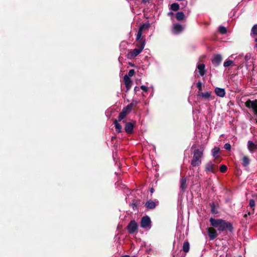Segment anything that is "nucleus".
Returning a JSON list of instances; mask_svg holds the SVG:
<instances>
[{
    "instance_id": "21",
    "label": "nucleus",
    "mask_w": 257,
    "mask_h": 257,
    "mask_svg": "<svg viewBox=\"0 0 257 257\" xmlns=\"http://www.w3.org/2000/svg\"><path fill=\"white\" fill-rule=\"evenodd\" d=\"M183 30L182 26L179 24H176L173 26V31L176 33H179Z\"/></svg>"
},
{
    "instance_id": "47",
    "label": "nucleus",
    "mask_w": 257,
    "mask_h": 257,
    "mask_svg": "<svg viewBox=\"0 0 257 257\" xmlns=\"http://www.w3.org/2000/svg\"><path fill=\"white\" fill-rule=\"evenodd\" d=\"M256 123H257V120H256Z\"/></svg>"
},
{
    "instance_id": "4",
    "label": "nucleus",
    "mask_w": 257,
    "mask_h": 257,
    "mask_svg": "<svg viewBox=\"0 0 257 257\" xmlns=\"http://www.w3.org/2000/svg\"><path fill=\"white\" fill-rule=\"evenodd\" d=\"M140 225L143 228H150L151 227L150 218L147 215L143 216L141 219Z\"/></svg>"
},
{
    "instance_id": "32",
    "label": "nucleus",
    "mask_w": 257,
    "mask_h": 257,
    "mask_svg": "<svg viewBox=\"0 0 257 257\" xmlns=\"http://www.w3.org/2000/svg\"><path fill=\"white\" fill-rule=\"evenodd\" d=\"M138 204L135 200H133V202L130 204V206L133 209V210H138Z\"/></svg>"
},
{
    "instance_id": "2",
    "label": "nucleus",
    "mask_w": 257,
    "mask_h": 257,
    "mask_svg": "<svg viewBox=\"0 0 257 257\" xmlns=\"http://www.w3.org/2000/svg\"><path fill=\"white\" fill-rule=\"evenodd\" d=\"M209 222L212 226L217 228L218 231L220 232L224 231L227 229L231 232L233 229L232 225L230 222L222 219L210 218Z\"/></svg>"
},
{
    "instance_id": "8",
    "label": "nucleus",
    "mask_w": 257,
    "mask_h": 257,
    "mask_svg": "<svg viewBox=\"0 0 257 257\" xmlns=\"http://www.w3.org/2000/svg\"><path fill=\"white\" fill-rule=\"evenodd\" d=\"M214 228L213 226L207 228V232L210 240L214 239L218 235L217 232Z\"/></svg>"
},
{
    "instance_id": "18",
    "label": "nucleus",
    "mask_w": 257,
    "mask_h": 257,
    "mask_svg": "<svg viewBox=\"0 0 257 257\" xmlns=\"http://www.w3.org/2000/svg\"><path fill=\"white\" fill-rule=\"evenodd\" d=\"M187 179L185 177H182L180 180V188L182 192H184L187 188V185L186 184Z\"/></svg>"
},
{
    "instance_id": "19",
    "label": "nucleus",
    "mask_w": 257,
    "mask_h": 257,
    "mask_svg": "<svg viewBox=\"0 0 257 257\" xmlns=\"http://www.w3.org/2000/svg\"><path fill=\"white\" fill-rule=\"evenodd\" d=\"M247 148L250 152H253L257 150V145L254 144L251 141H248L247 142Z\"/></svg>"
},
{
    "instance_id": "42",
    "label": "nucleus",
    "mask_w": 257,
    "mask_h": 257,
    "mask_svg": "<svg viewBox=\"0 0 257 257\" xmlns=\"http://www.w3.org/2000/svg\"><path fill=\"white\" fill-rule=\"evenodd\" d=\"M150 192H151V193L152 194V193H154V188H151L150 189Z\"/></svg>"
},
{
    "instance_id": "46",
    "label": "nucleus",
    "mask_w": 257,
    "mask_h": 257,
    "mask_svg": "<svg viewBox=\"0 0 257 257\" xmlns=\"http://www.w3.org/2000/svg\"><path fill=\"white\" fill-rule=\"evenodd\" d=\"M169 14L170 15H173V12H170L169 13Z\"/></svg>"
},
{
    "instance_id": "13",
    "label": "nucleus",
    "mask_w": 257,
    "mask_h": 257,
    "mask_svg": "<svg viewBox=\"0 0 257 257\" xmlns=\"http://www.w3.org/2000/svg\"><path fill=\"white\" fill-rule=\"evenodd\" d=\"M158 204V201H154L150 199L147 201L145 203V206L148 209H153Z\"/></svg>"
},
{
    "instance_id": "36",
    "label": "nucleus",
    "mask_w": 257,
    "mask_h": 257,
    "mask_svg": "<svg viewBox=\"0 0 257 257\" xmlns=\"http://www.w3.org/2000/svg\"><path fill=\"white\" fill-rule=\"evenodd\" d=\"M135 73V71L134 69H131L130 70L128 73V75H127L128 77L130 78V77H132L134 75Z\"/></svg>"
},
{
    "instance_id": "9",
    "label": "nucleus",
    "mask_w": 257,
    "mask_h": 257,
    "mask_svg": "<svg viewBox=\"0 0 257 257\" xmlns=\"http://www.w3.org/2000/svg\"><path fill=\"white\" fill-rule=\"evenodd\" d=\"M131 110L129 109H127V107H124L121 111L120 112L118 116V120L119 121H120L123 119H124L126 115L131 112Z\"/></svg>"
},
{
    "instance_id": "10",
    "label": "nucleus",
    "mask_w": 257,
    "mask_h": 257,
    "mask_svg": "<svg viewBox=\"0 0 257 257\" xmlns=\"http://www.w3.org/2000/svg\"><path fill=\"white\" fill-rule=\"evenodd\" d=\"M222 60V56L220 54L214 55L213 58L212 59V63L214 66H218Z\"/></svg>"
},
{
    "instance_id": "27",
    "label": "nucleus",
    "mask_w": 257,
    "mask_h": 257,
    "mask_svg": "<svg viewBox=\"0 0 257 257\" xmlns=\"http://www.w3.org/2000/svg\"><path fill=\"white\" fill-rule=\"evenodd\" d=\"M210 205L211 206V212L212 214H217L218 213V210L217 207L216 206L215 203L214 202H212L210 204Z\"/></svg>"
},
{
    "instance_id": "1",
    "label": "nucleus",
    "mask_w": 257,
    "mask_h": 257,
    "mask_svg": "<svg viewBox=\"0 0 257 257\" xmlns=\"http://www.w3.org/2000/svg\"><path fill=\"white\" fill-rule=\"evenodd\" d=\"M191 149L193 150L191 153L193 157L191 161V165L193 167L199 166L202 163V158L203 156L205 147L203 145H201L197 148V145L194 144L191 147Z\"/></svg>"
},
{
    "instance_id": "34",
    "label": "nucleus",
    "mask_w": 257,
    "mask_h": 257,
    "mask_svg": "<svg viewBox=\"0 0 257 257\" xmlns=\"http://www.w3.org/2000/svg\"><path fill=\"white\" fill-rule=\"evenodd\" d=\"M220 171L222 173H225L227 169V167L226 165H222L220 166Z\"/></svg>"
},
{
    "instance_id": "40",
    "label": "nucleus",
    "mask_w": 257,
    "mask_h": 257,
    "mask_svg": "<svg viewBox=\"0 0 257 257\" xmlns=\"http://www.w3.org/2000/svg\"><path fill=\"white\" fill-rule=\"evenodd\" d=\"M140 90V87L138 86H136L134 88V91L137 92V91H139Z\"/></svg>"
},
{
    "instance_id": "16",
    "label": "nucleus",
    "mask_w": 257,
    "mask_h": 257,
    "mask_svg": "<svg viewBox=\"0 0 257 257\" xmlns=\"http://www.w3.org/2000/svg\"><path fill=\"white\" fill-rule=\"evenodd\" d=\"M134 125L130 122H126L124 127L125 131L127 134H131L133 132Z\"/></svg>"
},
{
    "instance_id": "22",
    "label": "nucleus",
    "mask_w": 257,
    "mask_h": 257,
    "mask_svg": "<svg viewBox=\"0 0 257 257\" xmlns=\"http://www.w3.org/2000/svg\"><path fill=\"white\" fill-rule=\"evenodd\" d=\"M242 165L244 167H247L250 164V159L248 157L244 156L242 159Z\"/></svg>"
},
{
    "instance_id": "3",
    "label": "nucleus",
    "mask_w": 257,
    "mask_h": 257,
    "mask_svg": "<svg viewBox=\"0 0 257 257\" xmlns=\"http://www.w3.org/2000/svg\"><path fill=\"white\" fill-rule=\"evenodd\" d=\"M245 105L248 108H251L254 115L257 116V99H255L254 100L248 99L245 102Z\"/></svg>"
},
{
    "instance_id": "45",
    "label": "nucleus",
    "mask_w": 257,
    "mask_h": 257,
    "mask_svg": "<svg viewBox=\"0 0 257 257\" xmlns=\"http://www.w3.org/2000/svg\"><path fill=\"white\" fill-rule=\"evenodd\" d=\"M121 257H130V256L128 255H125L122 256Z\"/></svg>"
},
{
    "instance_id": "15",
    "label": "nucleus",
    "mask_w": 257,
    "mask_h": 257,
    "mask_svg": "<svg viewBox=\"0 0 257 257\" xmlns=\"http://www.w3.org/2000/svg\"><path fill=\"white\" fill-rule=\"evenodd\" d=\"M142 51V50L139 48H135L128 53V57L133 58L138 55Z\"/></svg>"
},
{
    "instance_id": "17",
    "label": "nucleus",
    "mask_w": 257,
    "mask_h": 257,
    "mask_svg": "<svg viewBox=\"0 0 257 257\" xmlns=\"http://www.w3.org/2000/svg\"><path fill=\"white\" fill-rule=\"evenodd\" d=\"M214 92L217 96L221 97H223L225 95V91L223 88L216 87L215 88Z\"/></svg>"
},
{
    "instance_id": "33",
    "label": "nucleus",
    "mask_w": 257,
    "mask_h": 257,
    "mask_svg": "<svg viewBox=\"0 0 257 257\" xmlns=\"http://www.w3.org/2000/svg\"><path fill=\"white\" fill-rule=\"evenodd\" d=\"M233 61L232 60H228L224 62L223 66L225 67H228V66H230L231 65H232L233 64Z\"/></svg>"
},
{
    "instance_id": "14",
    "label": "nucleus",
    "mask_w": 257,
    "mask_h": 257,
    "mask_svg": "<svg viewBox=\"0 0 257 257\" xmlns=\"http://www.w3.org/2000/svg\"><path fill=\"white\" fill-rule=\"evenodd\" d=\"M136 41H137V46L138 47L139 49L143 51L146 44L145 39L144 38H142V37L140 38V39H137V37Z\"/></svg>"
},
{
    "instance_id": "5",
    "label": "nucleus",
    "mask_w": 257,
    "mask_h": 257,
    "mask_svg": "<svg viewBox=\"0 0 257 257\" xmlns=\"http://www.w3.org/2000/svg\"><path fill=\"white\" fill-rule=\"evenodd\" d=\"M205 171L206 172H211L215 174L218 171V167L211 162H209L205 165Z\"/></svg>"
},
{
    "instance_id": "28",
    "label": "nucleus",
    "mask_w": 257,
    "mask_h": 257,
    "mask_svg": "<svg viewBox=\"0 0 257 257\" xmlns=\"http://www.w3.org/2000/svg\"><path fill=\"white\" fill-rule=\"evenodd\" d=\"M211 92H201L198 94V95L201 96L203 98L208 99L211 96Z\"/></svg>"
},
{
    "instance_id": "7",
    "label": "nucleus",
    "mask_w": 257,
    "mask_h": 257,
    "mask_svg": "<svg viewBox=\"0 0 257 257\" xmlns=\"http://www.w3.org/2000/svg\"><path fill=\"white\" fill-rule=\"evenodd\" d=\"M151 26V25L149 23H147L146 24H143L140 26L139 31L138 32L137 34V39H140L142 36V33L144 31L146 30H148L150 27Z\"/></svg>"
},
{
    "instance_id": "20",
    "label": "nucleus",
    "mask_w": 257,
    "mask_h": 257,
    "mask_svg": "<svg viewBox=\"0 0 257 257\" xmlns=\"http://www.w3.org/2000/svg\"><path fill=\"white\" fill-rule=\"evenodd\" d=\"M205 66L203 63L200 64L197 66V68L199 70V72L201 76H204L206 73L205 69Z\"/></svg>"
},
{
    "instance_id": "25",
    "label": "nucleus",
    "mask_w": 257,
    "mask_h": 257,
    "mask_svg": "<svg viewBox=\"0 0 257 257\" xmlns=\"http://www.w3.org/2000/svg\"><path fill=\"white\" fill-rule=\"evenodd\" d=\"M185 18V15L182 12H178L176 14V18L178 21H182Z\"/></svg>"
},
{
    "instance_id": "30",
    "label": "nucleus",
    "mask_w": 257,
    "mask_h": 257,
    "mask_svg": "<svg viewBox=\"0 0 257 257\" xmlns=\"http://www.w3.org/2000/svg\"><path fill=\"white\" fill-rule=\"evenodd\" d=\"M180 6L177 3H173L171 5V9L173 11H177L179 10Z\"/></svg>"
},
{
    "instance_id": "24",
    "label": "nucleus",
    "mask_w": 257,
    "mask_h": 257,
    "mask_svg": "<svg viewBox=\"0 0 257 257\" xmlns=\"http://www.w3.org/2000/svg\"><path fill=\"white\" fill-rule=\"evenodd\" d=\"M190 244L187 240H186L183 245V250L184 252L187 253L189 251Z\"/></svg>"
},
{
    "instance_id": "29",
    "label": "nucleus",
    "mask_w": 257,
    "mask_h": 257,
    "mask_svg": "<svg viewBox=\"0 0 257 257\" xmlns=\"http://www.w3.org/2000/svg\"><path fill=\"white\" fill-rule=\"evenodd\" d=\"M250 35L251 36H257V24L252 26L251 29Z\"/></svg>"
},
{
    "instance_id": "39",
    "label": "nucleus",
    "mask_w": 257,
    "mask_h": 257,
    "mask_svg": "<svg viewBox=\"0 0 257 257\" xmlns=\"http://www.w3.org/2000/svg\"><path fill=\"white\" fill-rule=\"evenodd\" d=\"M141 88L144 91L147 92L148 90V87L145 86V85H142L141 86Z\"/></svg>"
},
{
    "instance_id": "37",
    "label": "nucleus",
    "mask_w": 257,
    "mask_h": 257,
    "mask_svg": "<svg viewBox=\"0 0 257 257\" xmlns=\"http://www.w3.org/2000/svg\"><path fill=\"white\" fill-rule=\"evenodd\" d=\"M224 148L226 150L229 151L231 149V145L229 143H226L224 145Z\"/></svg>"
},
{
    "instance_id": "23",
    "label": "nucleus",
    "mask_w": 257,
    "mask_h": 257,
    "mask_svg": "<svg viewBox=\"0 0 257 257\" xmlns=\"http://www.w3.org/2000/svg\"><path fill=\"white\" fill-rule=\"evenodd\" d=\"M119 121L117 119H115L113 121V123L115 125L116 131L118 133H121L122 132V127L121 125L118 122Z\"/></svg>"
},
{
    "instance_id": "11",
    "label": "nucleus",
    "mask_w": 257,
    "mask_h": 257,
    "mask_svg": "<svg viewBox=\"0 0 257 257\" xmlns=\"http://www.w3.org/2000/svg\"><path fill=\"white\" fill-rule=\"evenodd\" d=\"M123 81L126 89V92H127L131 89V84H132L133 82L131 79L128 77L127 75H125L123 77Z\"/></svg>"
},
{
    "instance_id": "31",
    "label": "nucleus",
    "mask_w": 257,
    "mask_h": 257,
    "mask_svg": "<svg viewBox=\"0 0 257 257\" xmlns=\"http://www.w3.org/2000/svg\"><path fill=\"white\" fill-rule=\"evenodd\" d=\"M218 31L221 34H225L227 33V30H226V28L223 26L219 27Z\"/></svg>"
},
{
    "instance_id": "12",
    "label": "nucleus",
    "mask_w": 257,
    "mask_h": 257,
    "mask_svg": "<svg viewBox=\"0 0 257 257\" xmlns=\"http://www.w3.org/2000/svg\"><path fill=\"white\" fill-rule=\"evenodd\" d=\"M220 151V149L218 147H214L212 150V154L213 157L214 158V162L215 163H219L220 162L219 156L217 154Z\"/></svg>"
},
{
    "instance_id": "44",
    "label": "nucleus",
    "mask_w": 257,
    "mask_h": 257,
    "mask_svg": "<svg viewBox=\"0 0 257 257\" xmlns=\"http://www.w3.org/2000/svg\"><path fill=\"white\" fill-rule=\"evenodd\" d=\"M115 137H113L111 138V141H113L114 139H115Z\"/></svg>"
},
{
    "instance_id": "6",
    "label": "nucleus",
    "mask_w": 257,
    "mask_h": 257,
    "mask_svg": "<svg viewBox=\"0 0 257 257\" xmlns=\"http://www.w3.org/2000/svg\"><path fill=\"white\" fill-rule=\"evenodd\" d=\"M138 225L135 220H131L127 226V230L131 233H134L138 229Z\"/></svg>"
},
{
    "instance_id": "35",
    "label": "nucleus",
    "mask_w": 257,
    "mask_h": 257,
    "mask_svg": "<svg viewBox=\"0 0 257 257\" xmlns=\"http://www.w3.org/2000/svg\"><path fill=\"white\" fill-rule=\"evenodd\" d=\"M196 86L198 89V94L202 91V83L201 81H198L196 84Z\"/></svg>"
},
{
    "instance_id": "41",
    "label": "nucleus",
    "mask_w": 257,
    "mask_h": 257,
    "mask_svg": "<svg viewBox=\"0 0 257 257\" xmlns=\"http://www.w3.org/2000/svg\"><path fill=\"white\" fill-rule=\"evenodd\" d=\"M250 212H248L247 214H244L243 215V217L244 218H246L247 216V215H250Z\"/></svg>"
},
{
    "instance_id": "43",
    "label": "nucleus",
    "mask_w": 257,
    "mask_h": 257,
    "mask_svg": "<svg viewBox=\"0 0 257 257\" xmlns=\"http://www.w3.org/2000/svg\"><path fill=\"white\" fill-rule=\"evenodd\" d=\"M255 41L257 42V38L255 39ZM254 47L257 48V43L254 45Z\"/></svg>"
},
{
    "instance_id": "38",
    "label": "nucleus",
    "mask_w": 257,
    "mask_h": 257,
    "mask_svg": "<svg viewBox=\"0 0 257 257\" xmlns=\"http://www.w3.org/2000/svg\"><path fill=\"white\" fill-rule=\"evenodd\" d=\"M249 206L251 208L255 206V202L253 199H250L249 202Z\"/></svg>"
},
{
    "instance_id": "26",
    "label": "nucleus",
    "mask_w": 257,
    "mask_h": 257,
    "mask_svg": "<svg viewBox=\"0 0 257 257\" xmlns=\"http://www.w3.org/2000/svg\"><path fill=\"white\" fill-rule=\"evenodd\" d=\"M138 103V102L136 100H133L132 102L128 104L127 106V109H129L131 111L132 110V109L133 107H136Z\"/></svg>"
}]
</instances>
